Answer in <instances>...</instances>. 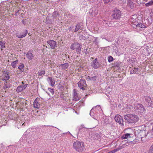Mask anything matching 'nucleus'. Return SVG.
<instances>
[{"label":"nucleus","instance_id":"obj_1","mask_svg":"<svg viewBox=\"0 0 153 153\" xmlns=\"http://www.w3.org/2000/svg\"><path fill=\"white\" fill-rule=\"evenodd\" d=\"M124 119L128 123H135L139 120L138 117L136 115L131 114H127L124 116Z\"/></svg>","mask_w":153,"mask_h":153},{"label":"nucleus","instance_id":"obj_2","mask_svg":"<svg viewBox=\"0 0 153 153\" xmlns=\"http://www.w3.org/2000/svg\"><path fill=\"white\" fill-rule=\"evenodd\" d=\"M73 147L78 152H81L84 150V143L83 142L77 141L74 143Z\"/></svg>","mask_w":153,"mask_h":153},{"label":"nucleus","instance_id":"obj_3","mask_svg":"<svg viewBox=\"0 0 153 153\" xmlns=\"http://www.w3.org/2000/svg\"><path fill=\"white\" fill-rule=\"evenodd\" d=\"M82 47V46L80 44L77 42H74L71 45L70 48L72 50L76 49L77 54H80Z\"/></svg>","mask_w":153,"mask_h":153},{"label":"nucleus","instance_id":"obj_4","mask_svg":"<svg viewBox=\"0 0 153 153\" xmlns=\"http://www.w3.org/2000/svg\"><path fill=\"white\" fill-rule=\"evenodd\" d=\"M78 85L79 88L83 90H84L87 87L86 81L85 80L82 79H80L78 83Z\"/></svg>","mask_w":153,"mask_h":153},{"label":"nucleus","instance_id":"obj_5","mask_svg":"<svg viewBox=\"0 0 153 153\" xmlns=\"http://www.w3.org/2000/svg\"><path fill=\"white\" fill-rule=\"evenodd\" d=\"M121 14V11L119 10L115 9L114 10V13L112 15V16L113 19H119L120 18Z\"/></svg>","mask_w":153,"mask_h":153},{"label":"nucleus","instance_id":"obj_6","mask_svg":"<svg viewBox=\"0 0 153 153\" xmlns=\"http://www.w3.org/2000/svg\"><path fill=\"white\" fill-rule=\"evenodd\" d=\"M137 132V136L140 138H142L146 136V131L145 130L138 129L137 131V132L136 131L135 133L136 134Z\"/></svg>","mask_w":153,"mask_h":153},{"label":"nucleus","instance_id":"obj_7","mask_svg":"<svg viewBox=\"0 0 153 153\" xmlns=\"http://www.w3.org/2000/svg\"><path fill=\"white\" fill-rule=\"evenodd\" d=\"M115 121L120 124L122 126H123V117L119 115H117L114 117Z\"/></svg>","mask_w":153,"mask_h":153},{"label":"nucleus","instance_id":"obj_8","mask_svg":"<svg viewBox=\"0 0 153 153\" xmlns=\"http://www.w3.org/2000/svg\"><path fill=\"white\" fill-rule=\"evenodd\" d=\"M40 99L38 97L35 99L33 103L34 108L38 109L39 108L40 106Z\"/></svg>","mask_w":153,"mask_h":153},{"label":"nucleus","instance_id":"obj_9","mask_svg":"<svg viewBox=\"0 0 153 153\" xmlns=\"http://www.w3.org/2000/svg\"><path fill=\"white\" fill-rule=\"evenodd\" d=\"M55 21L52 16H50V14H48L46 20V23L47 24H52Z\"/></svg>","mask_w":153,"mask_h":153},{"label":"nucleus","instance_id":"obj_10","mask_svg":"<svg viewBox=\"0 0 153 153\" xmlns=\"http://www.w3.org/2000/svg\"><path fill=\"white\" fill-rule=\"evenodd\" d=\"M91 65L95 69H97L100 67V65L97 58L95 59L92 62Z\"/></svg>","mask_w":153,"mask_h":153},{"label":"nucleus","instance_id":"obj_11","mask_svg":"<svg viewBox=\"0 0 153 153\" xmlns=\"http://www.w3.org/2000/svg\"><path fill=\"white\" fill-rule=\"evenodd\" d=\"M94 108V111L95 114L97 115H99L100 113H102V111L101 108L100 106L99 105H97Z\"/></svg>","mask_w":153,"mask_h":153},{"label":"nucleus","instance_id":"obj_12","mask_svg":"<svg viewBox=\"0 0 153 153\" xmlns=\"http://www.w3.org/2000/svg\"><path fill=\"white\" fill-rule=\"evenodd\" d=\"M145 100L148 103V105L152 107H153V100L149 96H146Z\"/></svg>","mask_w":153,"mask_h":153},{"label":"nucleus","instance_id":"obj_13","mask_svg":"<svg viewBox=\"0 0 153 153\" xmlns=\"http://www.w3.org/2000/svg\"><path fill=\"white\" fill-rule=\"evenodd\" d=\"M47 42L50 45L51 48L53 49L55 48L56 43V41L53 40H50L48 41Z\"/></svg>","mask_w":153,"mask_h":153},{"label":"nucleus","instance_id":"obj_14","mask_svg":"<svg viewBox=\"0 0 153 153\" xmlns=\"http://www.w3.org/2000/svg\"><path fill=\"white\" fill-rule=\"evenodd\" d=\"M47 81L50 82L49 84L52 86H53L55 84V80L54 78L51 77H48L47 79Z\"/></svg>","mask_w":153,"mask_h":153},{"label":"nucleus","instance_id":"obj_15","mask_svg":"<svg viewBox=\"0 0 153 153\" xmlns=\"http://www.w3.org/2000/svg\"><path fill=\"white\" fill-rule=\"evenodd\" d=\"M27 33V30H26L24 32L20 33L19 34H17L16 37L19 38H22L25 37Z\"/></svg>","mask_w":153,"mask_h":153},{"label":"nucleus","instance_id":"obj_16","mask_svg":"<svg viewBox=\"0 0 153 153\" xmlns=\"http://www.w3.org/2000/svg\"><path fill=\"white\" fill-rule=\"evenodd\" d=\"M89 12L91 16L96 15L98 13L97 10H95V8H94L91 9L90 10Z\"/></svg>","mask_w":153,"mask_h":153},{"label":"nucleus","instance_id":"obj_17","mask_svg":"<svg viewBox=\"0 0 153 153\" xmlns=\"http://www.w3.org/2000/svg\"><path fill=\"white\" fill-rule=\"evenodd\" d=\"M73 96H74V100L76 101L80 99L79 98L78 96L77 93H76V90L75 89L73 90Z\"/></svg>","mask_w":153,"mask_h":153},{"label":"nucleus","instance_id":"obj_18","mask_svg":"<svg viewBox=\"0 0 153 153\" xmlns=\"http://www.w3.org/2000/svg\"><path fill=\"white\" fill-rule=\"evenodd\" d=\"M27 58L29 60L32 59L34 56L33 54L31 53L30 51H29L26 54Z\"/></svg>","mask_w":153,"mask_h":153},{"label":"nucleus","instance_id":"obj_19","mask_svg":"<svg viewBox=\"0 0 153 153\" xmlns=\"http://www.w3.org/2000/svg\"><path fill=\"white\" fill-rule=\"evenodd\" d=\"M133 137V135L129 133H126L125 134L123 135L122 138L124 139H125L128 138H130Z\"/></svg>","mask_w":153,"mask_h":153},{"label":"nucleus","instance_id":"obj_20","mask_svg":"<svg viewBox=\"0 0 153 153\" xmlns=\"http://www.w3.org/2000/svg\"><path fill=\"white\" fill-rule=\"evenodd\" d=\"M9 74H3V75L1 76V79L3 81H6L8 80L10 78V76Z\"/></svg>","mask_w":153,"mask_h":153},{"label":"nucleus","instance_id":"obj_21","mask_svg":"<svg viewBox=\"0 0 153 153\" xmlns=\"http://www.w3.org/2000/svg\"><path fill=\"white\" fill-rule=\"evenodd\" d=\"M59 16L58 13L56 11H54L52 13V17L55 21H56L57 19V17Z\"/></svg>","mask_w":153,"mask_h":153},{"label":"nucleus","instance_id":"obj_22","mask_svg":"<svg viewBox=\"0 0 153 153\" xmlns=\"http://www.w3.org/2000/svg\"><path fill=\"white\" fill-rule=\"evenodd\" d=\"M121 64V62L118 61L114 62V63H112L113 67L115 68L117 67L119 68H120Z\"/></svg>","mask_w":153,"mask_h":153},{"label":"nucleus","instance_id":"obj_23","mask_svg":"<svg viewBox=\"0 0 153 153\" xmlns=\"http://www.w3.org/2000/svg\"><path fill=\"white\" fill-rule=\"evenodd\" d=\"M138 68H134L132 69L130 71V74H138Z\"/></svg>","mask_w":153,"mask_h":153},{"label":"nucleus","instance_id":"obj_24","mask_svg":"<svg viewBox=\"0 0 153 153\" xmlns=\"http://www.w3.org/2000/svg\"><path fill=\"white\" fill-rule=\"evenodd\" d=\"M127 5L129 6L131 9H133L134 4L131 0H128L127 1Z\"/></svg>","mask_w":153,"mask_h":153},{"label":"nucleus","instance_id":"obj_25","mask_svg":"<svg viewBox=\"0 0 153 153\" xmlns=\"http://www.w3.org/2000/svg\"><path fill=\"white\" fill-rule=\"evenodd\" d=\"M91 48L89 47H85L84 50L83 52L85 54H88L90 52Z\"/></svg>","mask_w":153,"mask_h":153},{"label":"nucleus","instance_id":"obj_26","mask_svg":"<svg viewBox=\"0 0 153 153\" xmlns=\"http://www.w3.org/2000/svg\"><path fill=\"white\" fill-rule=\"evenodd\" d=\"M68 64L66 63L60 65V67L64 70L67 69L68 67Z\"/></svg>","mask_w":153,"mask_h":153},{"label":"nucleus","instance_id":"obj_27","mask_svg":"<svg viewBox=\"0 0 153 153\" xmlns=\"http://www.w3.org/2000/svg\"><path fill=\"white\" fill-rule=\"evenodd\" d=\"M6 42L3 40L0 41V46L1 48H5Z\"/></svg>","mask_w":153,"mask_h":153},{"label":"nucleus","instance_id":"obj_28","mask_svg":"<svg viewBox=\"0 0 153 153\" xmlns=\"http://www.w3.org/2000/svg\"><path fill=\"white\" fill-rule=\"evenodd\" d=\"M23 89V87H22V85H21L19 86L16 89V91L17 92H20L22 91Z\"/></svg>","mask_w":153,"mask_h":153},{"label":"nucleus","instance_id":"obj_29","mask_svg":"<svg viewBox=\"0 0 153 153\" xmlns=\"http://www.w3.org/2000/svg\"><path fill=\"white\" fill-rule=\"evenodd\" d=\"M18 62V60H16L12 62L11 63V65L13 68H15L16 67V64Z\"/></svg>","mask_w":153,"mask_h":153},{"label":"nucleus","instance_id":"obj_30","mask_svg":"<svg viewBox=\"0 0 153 153\" xmlns=\"http://www.w3.org/2000/svg\"><path fill=\"white\" fill-rule=\"evenodd\" d=\"M75 29L74 32H77L80 28L81 26L79 23H77L75 26Z\"/></svg>","mask_w":153,"mask_h":153},{"label":"nucleus","instance_id":"obj_31","mask_svg":"<svg viewBox=\"0 0 153 153\" xmlns=\"http://www.w3.org/2000/svg\"><path fill=\"white\" fill-rule=\"evenodd\" d=\"M136 27H140L141 28H143L145 27V25L142 23H138L136 25Z\"/></svg>","mask_w":153,"mask_h":153},{"label":"nucleus","instance_id":"obj_32","mask_svg":"<svg viewBox=\"0 0 153 153\" xmlns=\"http://www.w3.org/2000/svg\"><path fill=\"white\" fill-rule=\"evenodd\" d=\"M153 5V0H151L149 2L145 4V5L146 7H149Z\"/></svg>","mask_w":153,"mask_h":153},{"label":"nucleus","instance_id":"obj_33","mask_svg":"<svg viewBox=\"0 0 153 153\" xmlns=\"http://www.w3.org/2000/svg\"><path fill=\"white\" fill-rule=\"evenodd\" d=\"M93 111H94V108H93L90 111V115L92 117H93L94 116V113L93 112Z\"/></svg>","mask_w":153,"mask_h":153},{"label":"nucleus","instance_id":"obj_34","mask_svg":"<svg viewBox=\"0 0 153 153\" xmlns=\"http://www.w3.org/2000/svg\"><path fill=\"white\" fill-rule=\"evenodd\" d=\"M24 67V65L22 63L18 67V68L21 70V71L24 70L23 68Z\"/></svg>","mask_w":153,"mask_h":153},{"label":"nucleus","instance_id":"obj_35","mask_svg":"<svg viewBox=\"0 0 153 153\" xmlns=\"http://www.w3.org/2000/svg\"><path fill=\"white\" fill-rule=\"evenodd\" d=\"M108 61L109 62H111L113 60V57L111 56H109L108 58Z\"/></svg>","mask_w":153,"mask_h":153},{"label":"nucleus","instance_id":"obj_36","mask_svg":"<svg viewBox=\"0 0 153 153\" xmlns=\"http://www.w3.org/2000/svg\"><path fill=\"white\" fill-rule=\"evenodd\" d=\"M45 74V71H39L38 73V75L39 76H42Z\"/></svg>","mask_w":153,"mask_h":153},{"label":"nucleus","instance_id":"obj_37","mask_svg":"<svg viewBox=\"0 0 153 153\" xmlns=\"http://www.w3.org/2000/svg\"><path fill=\"white\" fill-rule=\"evenodd\" d=\"M139 107L140 108V109L142 111L144 110V109L143 108V107L142 105L140 104H138L137 107L138 108Z\"/></svg>","mask_w":153,"mask_h":153},{"label":"nucleus","instance_id":"obj_38","mask_svg":"<svg viewBox=\"0 0 153 153\" xmlns=\"http://www.w3.org/2000/svg\"><path fill=\"white\" fill-rule=\"evenodd\" d=\"M137 16L136 15H133L132 16L131 19L134 21V20H136L137 19Z\"/></svg>","mask_w":153,"mask_h":153},{"label":"nucleus","instance_id":"obj_39","mask_svg":"<svg viewBox=\"0 0 153 153\" xmlns=\"http://www.w3.org/2000/svg\"><path fill=\"white\" fill-rule=\"evenodd\" d=\"M105 4H107L112 1L113 0H103Z\"/></svg>","mask_w":153,"mask_h":153},{"label":"nucleus","instance_id":"obj_40","mask_svg":"<svg viewBox=\"0 0 153 153\" xmlns=\"http://www.w3.org/2000/svg\"><path fill=\"white\" fill-rule=\"evenodd\" d=\"M48 90L52 94L54 93V91L53 89L49 88H48Z\"/></svg>","mask_w":153,"mask_h":153},{"label":"nucleus","instance_id":"obj_41","mask_svg":"<svg viewBox=\"0 0 153 153\" xmlns=\"http://www.w3.org/2000/svg\"><path fill=\"white\" fill-rule=\"evenodd\" d=\"M149 153H153V145L151 146Z\"/></svg>","mask_w":153,"mask_h":153},{"label":"nucleus","instance_id":"obj_42","mask_svg":"<svg viewBox=\"0 0 153 153\" xmlns=\"http://www.w3.org/2000/svg\"><path fill=\"white\" fill-rule=\"evenodd\" d=\"M10 87L8 85H7L5 83H4V84L3 88L4 89H6L7 88H9Z\"/></svg>","mask_w":153,"mask_h":153},{"label":"nucleus","instance_id":"obj_43","mask_svg":"<svg viewBox=\"0 0 153 153\" xmlns=\"http://www.w3.org/2000/svg\"><path fill=\"white\" fill-rule=\"evenodd\" d=\"M124 42L126 45H127L130 42V41L129 39H125L124 40Z\"/></svg>","mask_w":153,"mask_h":153},{"label":"nucleus","instance_id":"obj_44","mask_svg":"<svg viewBox=\"0 0 153 153\" xmlns=\"http://www.w3.org/2000/svg\"><path fill=\"white\" fill-rule=\"evenodd\" d=\"M97 78V76H94L93 77H91V80H93V81H95L96 80Z\"/></svg>","mask_w":153,"mask_h":153},{"label":"nucleus","instance_id":"obj_45","mask_svg":"<svg viewBox=\"0 0 153 153\" xmlns=\"http://www.w3.org/2000/svg\"><path fill=\"white\" fill-rule=\"evenodd\" d=\"M81 128H79V131L78 133V134H79V132H80V130H82V129H83V128H84V127H83V125H82V126L81 125Z\"/></svg>","mask_w":153,"mask_h":153},{"label":"nucleus","instance_id":"obj_46","mask_svg":"<svg viewBox=\"0 0 153 153\" xmlns=\"http://www.w3.org/2000/svg\"><path fill=\"white\" fill-rule=\"evenodd\" d=\"M129 142L131 143V144H134L137 143V141H136L135 140H133V141H130Z\"/></svg>","mask_w":153,"mask_h":153},{"label":"nucleus","instance_id":"obj_47","mask_svg":"<svg viewBox=\"0 0 153 153\" xmlns=\"http://www.w3.org/2000/svg\"><path fill=\"white\" fill-rule=\"evenodd\" d=\"M150 16H153V9L151 10V11L150 13Z\"/></svg>","mask_w":153,"mask_h":153},{"label":"nucleus","instance_id":"obj_48","mask_svg":"<svg viewBox=\"0 0 153 153\" xmlns=\"http://www.w3.org/2000/svg\"><path fill=\"white\" fill-rule=\"evenodd\" d=\"M20 10H21V9L20 8H19V9H18V10L17 11H16L15 15L16 16H17L18 15V13Z\"/></svg>","mask_w":153,"mask_h":153},{"label":"nucleus","instance_id":"obj_49","mask_svg":"<svg viewBox=\"0 0 153 153\" xmlns=\"http://www.w3.org/2000/svg\"><path fill=\"white\" fill-rule=\"evenodd\" d=\"M22 87H23V89L24 90L27 86V84H25V85H22Z\"/></svg>","mask_w":153,"mask_h":153},{"label":"nucleus","instance_id":"obj_50","mask_svg":"<svg viewBox=\"0 0 153 153\" xmlns=\"http://www.w3.org/2000/svg\"><path fill=\"white\" fill-rule=\"evenodd\" d=\"M9 72L4 71V74H9Z\"/></svg>","mask_w":153,"mask_h":153},{"label":"nucleus","instance_id":"obj_51","mask_svg":"<svg viewBox=\"0 0 153 153\" xmlns=\"http://www.w3.org/2000/svg\"><path fill=\"white\" fill-rule=\"evenodd\" d=\"M86 79L87 80H91V77L88 76L87 78H86Z\"/></svg>","mask_w":153,"mask_h":153},{"label":"nucleus","instance_id":"obj_52","mask_svg":"<svg viewBox=\"0 0 153 153\" xmlns=\"http://www.w3.org/2000/svg\"><path fill=\"white\" fill-rule=\"evenodd\" d=\"M22 22L24 25H25L26 24V22H25V21L24 19L22 20Z\"/></svg>","mask_w":153,"mask_h":153},{"label":"nucleus","instance_id":"obj_53","mask_svg":"<svg viewBox=\"0 0 153 153\" xmlns=\"http://www.w3.org/2000/svg\"><path fill=\"white\" fill-rule=\"evenodd\" d=\"M64 97V96L63 95V94H61L60 95V97L63 98Z\"/></svg>","mask_w":153,"mask_h":153},{"label":"nucleus","instance_id":"obj_54","mask_svg":"<svg viewBox=\"0 0 153 153\" xmlns=\"http://www.w3.org/2000/svg\"><path fill=\"white\" fill-rule=\"evenodd\" d=\"M68 29L69 30H71L72 29V27H70L69 28H68Z\"/></svg>","mask_w":153,"mask_h":153},{"label":"nucleus","instance_id":"obj_55","mask_svg":"<svg viewBox=\"0 0 153 153\" xmlns=\"http://www.w3.org/2000/svg\"><path fill=\"white\" fill-rule=\"evenodd\" d=\"M108 24V25L110 27H111V25H110V23H109V24H108V23H107Z\"/></svg>","mask_w":153,"mask_h":153},{"label":"nucleus","instance_id":"obj_56","mask_svg":"<svg viewBox=\"0 0 153 153\" xmlns=\"http://www.w3.org/2000/svg\"><path fill=\"white\" fill-rule=\"evenodd\" d=\"M43 153H48V152H44Z\"/></svg>","mask_w":153,"mask_h":153},{"label":"nucleus","instance_id":"obj_57","mask_svg":"<svg viewBox=\"0 0 153 153\" xmlns=\"http://www.w3.org/2000/svg\"><path fill=\"white\" fill-rule=\"evenodd\" d=\"M144 1L146 2L148 0H143Z\"/></svg>","mask_w":153,"mask_h":153},{"label":"nucleus","instance_id":"obj_58","mask_svg":"<svg viewBox=\"0 0 153 153\" xmlns=\"http://www.w3.org/2000/svg\"><path fill=\"white\" fill-rule=\"evenodd\" d=\"M22 85H24V83L23 82H22Z\"/></svg>","mask_w":153,"mask_h":153},{"label":"nucleus","instance_id":"obj_59","mask_svg":"<svg viewBox=\"0 0 153 153\" xmlns=\"http://www.w3.org/2000/svg\"><path fill=\"white\" fill-rule=\"evenodd\" d=\"M152 133H153V128L152 129Z\"/></svg>","mask_w":153,"mask_h":153},{"label":"nucleus","instance_id":"obj_60","mask_svg":"<svg viewBox=\"0 0 153 153\" xmlns=\"http://www.w3.org/2000/svg\"><path fill=\"white\" fill-rule=\"evenodd\" d=\"M135 60H136V59H134V60H133V61H134V62H135Z\"/></svg>","mask_w":153,"mask_h":153}]
</instances>
